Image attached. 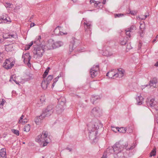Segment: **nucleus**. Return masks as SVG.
Returning <instances> with one entry per match:
<instances>
[{"label": "nucleus", "instance_id": "4468645a", "mask_svg": "<svg viewBox=\"0 0 158 158\" xmlns=\"http://www.w3.org/2000/svg\"><path fill=\"white\" fill-rule=\"evenodd\" d=\"M92 129L94 130H97L98 129L99 127H102V124L98 121H97L92 126Z\"/></svg>", "mask_w": 158, "mask_h": 158}, {"label": "nucleus", "instance_id": "72a5a7b5", "mask_svg": "<svg viewBox=\"0 0 158 158\" xmlns=\"http://www.w3.org/2000/svg\"><path fill=\"white\" fill-rule=\"evenodd\" d=\"M156 148L155 147L153 150L152 151L150 154V156L152 157V156H155L156 155Z\"/></svg>", "mask_w": 158, "mask_h": 158}, {"label": "nucleus", "instance_id": "c756f323", "mask_svg": "<svg viewBox=\"0 0 158 158\" xmlns=\"http://www.w3.org/2000/svg\"><path fill=\"white\" fill-rule=\"evenodd\" d=\"M120 133H125L126 132V128H124L123 127H117L116 128V130H117Z\"/></svg>", "mask_w": 158, "mask_h": 158}, {"label": "nucleus", "instance_id": "ddd939ff", "mask_svg": "<svg viewBox=\"0 0 158 158\" xmlns=\"http://www.w3.org/2000/svg\"><path fill=\"white\" fill-rule=\"evenodd\" d=\"M117 146L116 148H113V147H109L106 150V151H105V153L106 154V153H107L108 154H110L113 153L114 152H115V151H116L117 149H116L118 147H119L118 146H119L118 145H117Z\"/></svg>", "mask_w": 158, "mask_h": 158}, {"label": "nucleus", "instance_id": "20e7f679", "mask_svg": "<svg viewBox=\"0 0 158 158\" xmlns=\"http://www.w3.org/2000/svg\"><path fill=\"white\" fill-rule=\"evenodd\" d=\"M31 58V56H30L29 53H23L22 58L23 59V62L24 63L27 64L29 67L31 66V64L30 63Z\"/></svg>", "mask_w": 158, "mask_h": 158}, {"label": "nucleus", "instance_id": "423d86ee", "mask_svg": "<svg viewBox=\"0 0 158 158\" xmlns=\"http://www.w3.org/2000/svg\"><path fill=\"white\" fill-rule=\"evenodd\" d=\"M98 70L99 65H98L95 66V67L94 66V67L90 69V73L92 78H94L98 74L97 71Z\"/></svg>", "mask_w": 158, "mask_h": 158}, {"label": "nucleus", "instance_id": "393cba45", "mask_svg": "<svg viewBox=\"0 0 158 158\" xmlns=\"http://www.w3.org/2000/svg\"><path fill=\"white\" fill-rule=\"evenodd\" d=\"M103 55L107 57H110L112 55L113 53L110 51L105 50L103 52Z\"/></svg>", "mask_w": 158, "mask_h": 158}, {"label": "nucleus", "instance_id": "a878e982", "mask_svg": "<svg viewBox=\"0 0 158 158\" xmlns=\"http://www.w3.org/2000/svg\"><path fill=\"white\" fill-rule=\"evenodd\" d=\"M8 19H7L6 16H4V15H2V16L0 17V20H2V22L4 23H7V22H10V18H9Z\"/></svg>", "mask_w": 158, "mask_h": 158}, {"label": "nucleus", "instance_id": "1a4fd4ad", "mask_svg": "<svg viewBox=\"0 0 158 158\" xmlns=\"http://www.w3.org/2000/svg\"><path fill=\"white\" fill-rule=\"evenodd\" d=\"M14 63L11 62L8 59H6L3 64L4 67L6 69H10L14 66Z\"/></svg>", "mask_w": 158, "mask_h": 158}, {"label": "nucleus", "instance_id": "49530a36", "mask_svg": "<svg viewBox=\"0 0 158 158\" xmlns=\"http://www.w3.org/2000/svg\"><path fill=\"white\" fill-rule=\"evenodd\" d=\"M6 102V101L4 100L3 99H2V101H0V106H3L4 103H5ZM1 107V106H0V108Z\"/></svg>", "mask_w": 158, "mask_h": 158}, {"label": "nucleus", "instance_id": "6e6d98bb", "mask_svg": "<svg viewBox=\"0 0 158 158\" xmlns=\"http://www.w3.org/2000/svg\"><path fill=\"white\" fill-rule=\"evenodd\" d=\"M35 25V24L34 23H31L30 24V27H31L33 26H34Z\"/></svg>", "mask_w": 158, "mask_h": 158}, {"label": "nucleus", "instance_id": "e433bc0d", "mask_svg": "<svg viewBox=\"0 0 158 158\" xmlns=\"http://www.w3.org/2000/svg\"><path fill=\"white\" fill-rule=\"evenodd\" d=\"M11 131L14 133L16 134L18 136L19 135V131L18 130L12 129L11 130Z\"/></svg>", "mask_w": 158, "mask_h": 158}, {"label": "nucleus", "instance_id": "2f4dec72", "mask_svg": "<svg viewBox=\"0 0 158 158\" xmlns=\"http://www.w3.org/2000/svg\"><path fill=\"white\" fill-rule=\"evenodd\" d=\"M58 100V103L64 105L65 102V99L63 97H61Z\"/></svg>", "mask_w": 158, "mask_h": 158}, {"label": "nucleus", "instance_id": "8fccbe9b", "mask_svg": "<svg viewBox=\"0 0 158 158\" xmlns=\"http://www.w3.org/2000/svg\"><path fill=\"white\" fill-rule=\"evenodd\" d=\"M44 101H45L44 97H41V98H40V102L42 103Z\"/></svg>", "mask_w": 158, "mask_h": 158}, {"label": "nucleus", "instance_id": "69168bd1", "mask_svg": "<svg viewBox=\"0 0 158 158\" xmlns=\"http://www.w3.org/2000/svg\"><path fill=\"white\" fill-rule=\"evenodd\" d=\"M155 66L156 67L158 66V61L156 62V63L155 64Z\"/></svg>", "mask_w": 158, "mask_h": 158}, {"label": "nucleus", "instance_id": "58836bf2", "mask_svg": "<svg viewBox=\"0 0 158 158\" xmlns=\"http://www.w3.org/2000/svg\"><path fill=\"white\" fill-rule=\"evenodd\" d=\"M13 76H12L10 78L9 80V81L10 82H12V81H14L16 84H18L19 83L17 82V81L15 79L13 78Z\"/></svg>", "mask_w": 158, "mask_h": 158}, {"label": "nucleus", "instance_id": "412c9836", "mask_svg": "<svg viewBox=\"0 0 158 158\" xmlns=\"http://www.w3.org/2000/svg\"><path fill=\"white\" fill-rule=\"evenodd\" d=\"M100 99V98L98 96H96L92 97L91 99V101L92 103L94 104L97 103V102L96 101L97 100L99 101Z\"/></svg>", "mask_w": 158, "mask_h": 158}, {"label": "nucleus", "instance_id": "37998d69", "mask_svg": "<svg viewBox=\"0 0 158 158\" xmlns=\"http://www.w3.org/2000/svg\"><path fill=\"white\" fill-rule=\"evenodd\" d=\"M123 15L121 13L118 14H115L114 15L115 17L117 18V17H120L122 16H123Z\"/></svg>", "mask_w": 158, "mask_h": 158}, {"label": "nucleus", "instance_id": "4c0bfd02", "mask_svg": "<svg viewBox=\"0 0 158 158\" xmlns=\"http://www.w3.org/2000/svg\"><path fill=\"white\" fill-rule=\"evenodd\" d=\"M49 72V70L48 69H47L45 71L43 75V77L44 78L48 74V72Z\"/></svg>", "mask_w": 158, "mask_h": 158}, {"label": "nucleus", "instance_id": "9d476101", "mask_svg": "<svg viewBox=\"0 0 158 158\" xmlns=\"http://www.w3.org/2000/svg\"><path fill=\"white\" fill-rule=\"evenodd\" d=\"M54 40H50L48 41L46 43V45L44 46V49L47 50L54 49Z\"/></svg>", "mask_w": 158, "mask_h": 158}, {"label": "nucleus", "instance_id": "6ab92c4d", "mask_svg": "<svg viewBox=\"0 0 158 158\" xmlns=\"http://www.w3.org/2000/svg\"><path fill=\"white\" fill-rule=\"evenodd\" d=\"M63 45V43L61 41H56L54 42V48H57Z\"/></svg>", "mask_w": 158, "mask_h": 158}, {"label": "nucleus", "instance_id": "7ed1b4c3", "mask_svg": "<svg viewBox=\"0 0 158 158\" xmlns=\"http://www.w3.org/2000/svg\"><path fill=\"white\" fill-rule=\"evenodd\" d=\"M53 108L52 105H50L48 106L47 108L43 111L41 116H42L43 118H44L46 117L50 116L53 113Z\"/></svg>", "mask_w": 158, "mask_h": 158}, {"label": "nucleus", "instance_id": "6e6552de", "mask_svg": "<svg viewBox=\"0 0 158 158\" xmlns=\"http://www.w3.org/2000/svg\"><path fill=\"white\" fill-rule=\"evenodd\" d=\"M118 72L115 73V74H114V75H111L110 76V77H112L113 76H115V77H122L123 75L124 74L125 72L124 70L121 68H119L117 69Z\"/></svg>", "mask_w": 158, "mask_h": 158}, {"label": "nucleus", "instance_id": "c03bdc74", "mask_svg": "<svg viewBox=\"0 0 158 158\" xmlns=\"http://www.w3.org/2000/svg\"><path fill=\"white\" fill-rule=\"evenodd\" d=\"M61 76V74H60L56 77L54 79L53 81H54L55 82H56L58 81L59 78Z\"/></svg>", "mask_w": 158, "mask_h": 158}, {"label": "nucleus", "instance_id": "5701e85b", "mask_svg": "<svg viewBox=\"0 0 158 158\" xmlns=\"http://www.w3.org/2000/svg\"><path fill=\"white\" fill-rule=\"evenodd\" d=\"M25 78L24 80L26 81H28L33 78L32 74H26L25 75Z\"/></svg>", "mask_w": 158, "mask_h": 158}, {"label": "nucleus", "instance_id": "4d7b16f0", "mask_svg": "<svg viewBox=\"0 0 158 158\" xmlns=\"http://www.w3.org/2000/svg\"><path fill=\"white\" fill-rule=\"evenodd\" d=\"M141 44L140 42V43H139L138 45V47L139 49L141 48Z\"/></svg>", "mask_w": 158, "mask_h": 158}, {"label": "nucleus", "instance_id": "09e8293b", "mask_svg": "<svg viewBox=\"0 0 158 158\" xmlns=\"http://www.w3.org/2000/svg\"><path fill=\"white\" fill-rule=\"evenodd\" d=\"M27 119L25 118L23 119V120L22 122V124H24L25 123H27Z\"/></svg>", "mask_w": 158, "mask_h": 158}, {"label": "nucleus", "instance_id": "39448f33", "mask_svg": "<svg viewBox=\"0 0 158 158\" xmlns=\"http://www.w3.org/2000/svg\"><path fill=\"white\" fill-rule=\"evenodd\" d=\"M85 32L86 34H89L90 35L91 34V27L92 26L91 23L86 21L84 23Z\"/></svg>", "mask_w": 158, "mask_h": 158}, {"label": "nucleus", "instance_id": "cd10ccee", "mask_svg": "<svg viewBox=\"0 0 158 158\" xmlns=\"http://www.w3.org/2000/svg\"><path fill=\"white\" fill-rule=\"evenodd\" d=\"M44 118H43L42 116H41V114L39 117H37L35 119V122L36 124H38L39 122H40L41 120L43 119Z\"/></svg>", "mask_w": 158, "mask_h": 158}, {"label": "nucleus", "instance_id": "ea45409f", "mask_svg": "<svg viewBox=\"0 0 158 158\" xmlns=\"http://www.w3.org/2000/svg\"><path fill=\"white\" fill-rule=\"evenodd\" d=\"M3 37L5 39L10 38V35H8L6 33H5L3 35Z\"/></svg>", "mask_w": 158, "mask_h": 158}, {"label": "nucleus", "instance_id": "680f3d73", "mask_svg": "<svg viewBox=\"0 0 158 158\" xmlns=\"http://www.w3.org/2000/svg\"><path fill=\"white\" fill-rule=\"evenodd\" d=\"M6 7H9L10 6V3L6 4Z\"/></svg>", "mask_w": 158, "mask_h": 158}, {"label": "nucleus", "instance_id": "aec40b11", "mask_svg": "<svg viewBox=\"0 0 158 158\" xmlns=\"http://www.w3.org/2000/svg\"><path fill=\"white\" fill-rule=\"evenodd\" d=\"M99 108L98 107H94L93 108L91 111V113L94 115H98L99 110Z\"/></svg>", "mask_w": 158, "mask_h": 158}, {"label": "nucleus", "instance_id": "7c9ffc66", "mask_svg": "<svg viewBox=\"0 0 158 158\" xmlns=\"http://www.w3.org/2000/svg\"><path fill=\"white\" fill-rule=\"evenodd\" d=\"M114 158H125L123 153L122 152H120L119 153L116 154L114 156Z\"/></svg>", "mask_w": 158, "mask_h": 158}, {"label": "nucleus", "instance_id": "bf43d9fd", "mask_svg": "<svg viewBox=\"0 0 158 158\" xmlns=\"http://www.w3.org/2000/svg\"><path fill=\"white\" fill-rule=\"evenodd\" d=\"M33 42L32 41L31 43L30 44H29L28 45L29 46H30V47H31L33 44Z\"/></svg>", "mask_w": 158, "mask_h": 158}, {"label": "nucleus", "instance_id": "3c124183", "mask_svg": "<svg viewBox=\"0 0 158 158\" xmlns=\"http://www.w3.org/2000/svg\"><path fill=\"white\" fill-rule=\"evenodd\" d=\"M30 48V46H29L28 45H26L25 46V50H28Z\"/></svg>", "mask_w": 158, "mask_h": 158}, {"label": "nucleus", "instance_id": "a211bd4d", "mask_svg": "<svg viewBox=\"0 0 158 158\" xmlns=\"http://www.w3.org/2000/svg\"><path fill=\"white\" fill-rule=\"evenodd\" d=\"M0 155L1 157L3 158L6 157V149L2 148L0 150Z\"/></svg>", "mask_w": 158, "mask_h": 158}, {"label": "nucleus", "instance_id": "de8ad7c7", "mask_svg": "<svg viewBox=\"0 0 158 158\" xmlns=\"http://www.w3.org/2000/svg\"><path fill=\"white\" fill-rule=\"evenodd\" d=\"M130 14L134 15L136 14V12L134 10L130 11Z\"/></svg>", "mask_w": 158, "mask_h": 158}, {"label": "nucleus", "instance_id": "9b49d317", "mask_svg": "<svg viewBox=\"0 0 158 158\" xmlns=\"http://www.w3.org/2000/svg\"><path fill=\"white\" fill-rule=\"evenodd\" d=\"M90 129L89 128V129ZM89 136L90 139L94 140L96 138V135L98 133L97 130L93 129H89Z\"/></svg>", "mask_w": 158, "mask_h": 158}, {"label": "nucleus", "instance_id": "c9c22d12", "mask_svg": "<svg viewBox=\"0 0 158 158\" xmlns=\"http://www.w3.org/2000/svg\"><path fill=\"white\" fill-rule=\"evenodd\" d=\"M53 76L52 75H49L47 78V79L46 81H47L48 82V83L49 84L51 81L53 79Z\"/></svg>", "mask_w": 158, "mask_h": 158}, {"label": "nucleus", "instance_id": "0eeeda50", "mask_svg": "<svg viewBox=\"0 0 158 158\" xmlns=\"http://www.w3.org/2000/svg\"><path fill=\"white\" fill-rule=\"evenodd\" d=\"M48 133L45 131H43L42 135H39L38 136V141L40 142H44L47 141V139Z\"/></svg>", "mask_w": 158, "mask_h": 158}, {"label": "nucleus", "instance_id": "0e129e2a", "mask_svg": "<svg viewBox=\"0 0 158 158\" xmlns=\"http://www.w3.org/2000/svg\"><path fill=\"white\" fill-rule=\"evenodd\" d=\"M147 15H145L144 16V18H142V19L143 20L145 19L147 17Z\"/></svg>", "mask_w": 158, "mask_h": 158}, {"label": "nucleus", "instance_id": "603ef678", "mask_svg": "<svg viewBox=\"0 0 158 158\" xmlns=\"http://www.w3.org/2000/svg\"><path fill=\"white\" fill-rule=\"evenodd\" d=\"M106 154L105 152H104L101 158H106Z\"/></svg>", "mask_w": 158, "mask_h": 158}, {"label": "nucleus", "instance_id": "5fc2aeb1", "mask_svg": "<svg viewBox=\"0 0 158 158\" xmlns=\"http://www.w3.org/2000/svg\"><path fill=\"white\" fill-rule=\"evenodd\" d=\"M90 2L91 4L93 3H95V4H96L97 2L94 0H90Z\"/></svg>", "mask_w": 158, "mask_h": 158}, {"label": "nucleus", "instance_id": "f8f14e48", "mask_svg": "<svg viewBox=\"0 0 158 158\" xmlns=\"http://www.w3.org/2000/svg\"><path fill=\"white\" fill-rule=\"evenodd\" d=\"M77 40L74 37H72L70 42V44L69 45V51L72 52L76 47L75 45V43Z\"/></svg>", "mask_w": 158, "mask_h": 158}, {"label": "nucleus", "instance_id": "b1692460", "mask_svg": "<svg viewBox=\"0 0 158 158\" xmlns=\"http://www.w3.org/2000/svg\"><path fill=\"white\" fill-rule=\"evenodd\" d=\"M41 84L42 88L44 89H46L48 87V85L49 84L48 82L45 80L42 81Z\"/></svg>", "mask_w": 158, "mask_h": 158}, {"label": "nucleus", "instance_id": "f3484780", "mask_svg": "<svg viewBox=\"0 0 158 158\" xmlns=\"http://www.w3.org/2000/svg\"><path fill=\"white\" fill-rule=\"evenodd\" d=\"M157 83V79L156 78H153L152 80L149 82V85L150 86H153L154 87H156V84Z\"/></svg>", "mask_w": 158, "mask_h": 158}, {"label": "nucleus", "instance_id": "79ce46f5", "mask_svg": "<svg viewBox=\"0 0 158 158\" xmlns=\"http://www.w3.org/2000/svg\"><path fill=\"white\" fill-rule=\"evenodd\" d=\"M155 108L156 109V113H157L158 115L156 117V121L158 124V107H156Z\"/></svg>", "mask_w": 158, "mask_h": 158}, {"label": "nucleus", "instance_id": "dca6fc26", "mask_svg": "<svg viewBox=\"0 0 158 158\" xmlns=\"http://www.w3.org/2000/svg\"><path fill=\"white\" fill-rule=\"evenodd\" d=\"M64 105H62L60 103H58L56 106V109L58 113H60L62 112L64 110Z\"/></svg>", "mask_w": 158, "mask_h": 158}, {"label": "nucleus", "instance_id": "a18cd8bd", "mask_svg": "<svg viewBox=\"0 0 158 158\" xmlns=\"http://www.w3.org/2000/svg\"><path fill=\"white\" fill-rule=\"evenodd\" d=\"M42 142L43 143V145H42L43 147H44V146H46L48 142V140H47V141H44V142Z\"/></svg>", "mask_w": 158, "mask_h": 158}, {"label": "nucleus", "instance_id": "774afa93", "mask_svg": "<svg viewBox=\"0 0 158 158\" xmlns=\"http://www.w3.org/2000/svg\"><path fill=\"white\" fill-rule=\"evenodd\" d=\"M66 149H67L68 150H69V151H71L72 150L71 148H66Z\"/></svg>", "mask_w": 158, "mask_h": 158}, {"label": "nucleus", "instance_id": "338daca9", "mask_svg": "<svg viewBox=\"0 0 158 158\" xmlns=\"http://www.w3.org/2000/svg\"><path fill=\"white\" fill-rule=\"evenodd\" d=\"M23 117L24 115H22L21 117H20V119L22 120V119H23Z\"/></svg>", "mask_w": 158, "mask_h": 158}, {"label": "nucleus", "instance_id": "2eb2a0df", "mask_svg": "<svg viewBox=\"0 0 158 158\" xmlns=\"http://www.w3.org/2000/svg\"><path fill=\"white\" fill-rule=\"evenodd\" d=\"M149 105L154 110H155V112L156 113V109L155 108L156 107H158L156 105L155 102H154V99H152L150 100V102L148 103Z\"/></svg>", "mask_w": 158, "mask_h": 158}, {"label": "nucleus", "instance_id": "a19ab883", "mask_svg": "<svg viewBox=\"0 0 158 158\" xmlns=\"http://www.w3.org/2000/svg\"><path fill=\"white\" fill-rule=\"evenodd\" d=\"M126 34L127 36H128L129 38L131 37L130 32H131L128 30H127V29H125Z\"/></svg>", "mask_w": 158, "mask_h": 158}, {"label": "nucleus", "instance_id": "bb28decb", "mask_svg": "<svg viewBox=\"0 0 158 158\" xmlns=\"http://www.w3.org/2000/svg\"><path fill=\"white\" fill-rule=\"evenodd\" d=\"M41 39V36L39 35L36 37L34 43L35 44L37 45H39L41 44L40 40Z\"/></svg>", "mask_w": 158, "mask_h": 158}, {"label": "nucleus", "instance_id": "c85d7f7f", "mask_svg": "<svg viewBox=\"0 0 158 158\" xmlns=\"http://www.w3.org/2000/svg\"><path fill=\"white\" fill-rule=\"evenodd\" d=\"M116 71V69H113V70L108 72L106 74V76L109 77L110 78H114V77L115 76H113L112 77H110V76L112 75H114V74H115L114 73Z\"/></svg>", "mask_w": 158, "mask_h": 158}, {"label": "nucleus", "instance_id": "f257e3e1", "mask_svg": "<svg viewBox=\"0 0 158 158\" xmlns=\"http://www.w3.org/2000/svg\"><path fill=\"white\" fill-rule=\"evenodd\" d=\"M33 52L34 54V58H39L42 56L44 52V49L42 47L38 46L36 48H34Z\"/></svg>", "mask_w": 158, "mask_h": 158}, {"label": "nucleus", "instance_id": "473e14b6", "mask_svg": "<svg viewBox=\"0 0 158 158\" xmlns=\"http://www.w3.org/2000/svg\"><path fill=\"white\" fill-rule=\"evenodd\" d=\"M127 30H128L131 32H133L136 30V27L134 25L131 26L130 27L127 28Z\"/></svg>", "mask_w": 158, "mask_h": 158}, {"label": "nucleus", "instance_id": "052dcab7", "mask_svg": "<svg viewBox=\"0 0 158 158\" xmlns=\"http://www.w3.org/2000/svg\"><path fill=\"white\" fill-rule=\"evenodd\" d=\"M56 83V82H55L54 81H53V83L52 85V88H53L55 86V83Z\"/></svg>", "mask_w": 158, "mask_h": 158}, {"label": "nucleus", "instance_id": "f03ea898", "mask_svg": "<svg viewBox=\"0 0 158 158\" xmlns=\"http://www.w3.org/2000/svg\"><path fill=\"white\" fill-rule=\"evenodd\" d=\"M128 143L127 142H125L124 143V144L122 143H121L120 142H117L116 143L114 146L113 148H115L117 146V145H118L119 146V147H118L117 148H116V149L117 150L116 151H115V153L118 154L120 152H121L123 150V149L124 148H126L127 147L128 145Z\"/></svg>", "mask_w": 158, "mask_h": 158}, {"label": "nucleus", "instance_id": "f704fd0d", "mask_svg": "<svg viewBox=\"0 0 158 158\" xmlns=\"http://www.w3.org/2000/svg\"><path fill=\"white\" fill-rule=\"evenodd\" d=\"M30 126L29 124L25 126L23 129V131L26 132H28L30 130Z\"/></svg>", "mask_w": 158, "mask_h": 158}, {"label": "nucleus", "instance_id": "13d9d810", "mask_svg": "<svg viewBox=\"0 0 158 158\" xmlns=\"http://www.w3.org/2000/svg\"><path fill=\"white\" fill-rule=\"evenodd\" d=\"M61 33L60 32V34L61 35H62L63 34V35H67L68 34V33L66 32H64H64H61Z\"/></svg>", "mask_w": 158, "mask_h": 158}, {"label": "nucleus", "instance_id": "e2e57ef3", "mask_svg": "<svg viewBox=\"0 0 158 158\" xmlns=\"http://www.w3.org/2000/svg\"><path fill=\"white\" fill-rule=\"evenodd\" d=\"M133 147L132 146V147H131L130 148H127V150H130V149H133Z\"/></svg>", "mask_w": 158, "mask_h": 158}, {"label": "nucleus", "instance_id": "864d4df0", "mask_svg": "<svg viewBox=\"0 0 158 158\" xmlns=\"http://www.w3.org/2000/svg\"><path fill=\"white\" fill-rule=\"evenodd\" d=\"M126 41H121V44L122 45H125L126 44Z\"/></svg>", "mask_w": 158, "mask_h": 158}, {"label": "nucleus", "instance_id": "4be33fe9", "mask_svg": "<svg viewBox=\"0 0 158 158\" xmlns=\"http://www.w3.org/2000/svg\"><path fill=\"white\" fill-rule=\"evenodd\" d=\"M143 98L142 96H138L136 98L137 104L138 105H141L143 103Z\"/></svg>", "mask_w": 158, "mask_h": 158}]
</instances>
